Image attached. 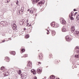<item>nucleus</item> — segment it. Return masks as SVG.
<instances>
[{
  "label": "nucleus",
  "mask_w": 79,
  "mask_h": 79,
  "mask_svg": "<svg viewBox=\"0 0 79 79\" xmlns=\"http://www.w3.org/2000/svg\"><path fill=\"white\" fill-rule=\"evenodd\" d=\"M0 69L1 70H2L4 72V76H9V74L8 72L6 71V69L4 68V67H1Z\"/></svg>",
  "instance_id": "obj_1"
},
{
  "label": "nucleus",
  "mask_w": 79,
  "mask_h": 79,
  "mask_svg": "<svg viewBox=\"0 0 79 79\" xmlns=\"http://www.w3.org/2000/svg\"><path fill=\"white\" fill-rule=\"evenodd\" d=\"M24 7H22L21 8V9L20 10H18L17 11V13H19V15H20V14H22L23 13V12L24 11Z\"/></svg>",
  "instance_id": "obj_2"
},
{
  "label": "nucleus",
  "mask_w": 79,
  "mask_h": 79,
  "mask_svg": "<svg viewBox=\"0 0 79 79\" xmlns=\"http://www.w3.org/2000/svg\"><path fill=\"white\" fill-rule=\"evenodd\" d=\"M27 66H28V68L29 69H31L32 68V63L31 62L29 61L28 63Z\"/></svg>",
  "instance_id": "obj_3"
},
{
  "label": "nucleus",
  "mask_w": 79,
  "mask_h": 79,
  "mask_svg": "<svg viewBox=\"0 0 79 79\" xmlns=\"http://www.w3.org/2000/svg\"><path fill=\"white\" fill-rule=\"evenodd\" d=\"M60 22L62 24H66V21L63 18H61L60 19Z\"/></svg>",
  "instance_id": "obj_4"
},
{
  "label": "nucleus",
  "mask_w": 79,
  "mask_h": 79,
  "mask_svg": "<svg viewBox=\"0 0 79 79\" xmlns=\"http://www.w3.org/2000/svg\"><path fill=\"white\" fill-rule=\"evenodd\" d=\"M74 35L75 36H79V31H76L74 33Z\"/></svg>",
  "instance_id": "obj_5"
},
{
  "label": "nucleus",
  "mask_w": 79,
  "mask_h": 79,
  "mask_svg": "<svg viewBox=\"0 0 79 79\" xmlns=\"http://www.w3.org/2000/svg\"><path fill=\"white\" fill-rule=\"evenodd\" d=\"M71 31L72 32H74V31H75V27L74 26H73L71 27Z\"/></svg>",
  "instance_id": "obj_6"
},
{
  "label": "nucleus",
  "mask_w": 79,
  "mask_h": 79,
  "mask_svg": "<svg viewBox=\"0 0 79 79\" xmlns=\"http://www.w3.org/2000/svg\"><path fill=\"white\" fill-rule=\"evenodd\" d=\"M62 32H66L67 31V30L66 29V28L64 26L62 28Z\"/></svg>",
  "instance_id": "obj_7"
},
{
  "label": "nucleus",
  "mask_w": 79,
  "mask_h": 79,
  "mask_svg": "<svg viewBox=\"0 0 79 79\" xmlns=\"http://www.w3.org/2000/svg\"><path fill=\"white\" fill-rule=\"evenodd\" d=\"M12 27L14 30H15V29H17V27L16 26V25L15 24H14L12 25Z\"/></svg>",
  "instance_id": "obj_8"
},
{
  "label": "nucleus",
  "mask_w": 79,
  "mask_h": 79,
  "mask_svg": "<svg viewBox=\"0 0 79 79\" xmlns=\"http://www.w3.org/2000/svg\"><path fill=\"white\" fill-rule=\"evenodd\" d=\"M19 23L20 25H23L25 23V22H24V20H22L20 21Z\"/></svg>",
  "instance_id": "obj_9"
},
{
  "label": "nucleus",
  "mask_w": 79,
  "mask_h": 79,
  "mask_svg": "<svg viewBox=\"0 0 79 79\" xmlns=\"http://www.w3.org/2000/svg\"><path fill=\"white\" fill-rule=\"evenodd\" d=\"M65 39L66 41H70L71 40V39L69 38V36H66L65 37Z\"/></svg>",
  "instance_id": "obj_10"
},
{
  "label": "nucleus",
  "mask_w": 79,
  "mask_h": 79,
  "mask_svg": "<svg viewBox=\"0 0 79 79\" xmlns=\"http://www.w3.org/2000/svg\"><path fill=\"white\" fill-rule=\"evenodd\" d=\"M39 0H32V2L33 4L36 3Z\"/></svg>",
  "instance_id": "obj_11"
},
{
  "label": "nucleus",
  "mask_w": 79,
  "mask_h": 79,
  "mask_svg": "<svg viewBox=\"0 0 79 79\" xmlns=\"http://www.w3.org/2000/svg\"><path fill=\"white\" fill-rule=\"evenodd\" d=\"M52 36H54V35H55V34H56L55 31H54V30H53L52 31Z\"/></svg>",
  "instance_id": "obj_12"
},
{
  "label": "nucleus",
  "mask_w": 79,
  "mask_h": 79,
  "mask_svg": "<svg viewBox=\"0 0 79 79\" xmlns=\"http://www.w3.org/2000/svg\"><path fill=\"white\" fill-rule=\"evenodd\" d=\"M37 73L38 74H40L42 73V69H38L37 70Z\"/></svg>",
  "instance_id": "obj_13"
},
{
  "label": "nucleus",
  "mask_w": 79,
  "mask_h": 79,
  "mask_svg": "<svg viewBox=\"0 0 79 79\" xmlns=\"http://www.w3.org/2000/svg\"><path fill=\"white\" fill-rule=\"evenodd\" d=\"M6 60L7 62H9L10 61V59L8 58V57H6Z\"/></svg>",
  "instance_id": "obj_14"
},
{
  "label": "nucleus",
  "mask_w": 79,
  "mask_h": 79,
  "mask_svg": "<svg viewBox=\"0 0 79 79\" xmlns=\"http://www.w3.org/2000/svg\"><path fill=\"white\" fill-rule=\"evenodd\" d=\"M55 78V76L54 75H52L50 77V79H54Z\"/></svg>",
  "instance_id": "obj_15"
},
{
  "label": "nucleus",
  "mask_w": 79,
  "mask_h": 79,
  "mask_svg": "<svg viewBox=\"0 0 79 79\" xmlns=\"http://www.w3.org/2000/svg\"><path fill=\"white\" fill-rule=\"evenodd\" d=\"M74 13V12L72 11L71 14L69 15V16H71V17H72L73 16V13Z\"/></svg>",
  "instance_id": "obj_16"
},
{
  "label": "nucleus",
  "mask_w": 79,
  "mask_h": 79,
  "mask_svg": "<svg viewBox=\"0 0 79 79\" xmlns=\"http://www.w3.org/2000/svg\"><path fill=\"white\" fill-rule=\"evenodd\" d=\"M53 23H54V24H52V25H51V26L53 27H56V25L55 24V23L54 22Z\"/></svg>",
  "instance_id": "obj_17"
},
{
  "label": "nucleus",
  "mask_w": 79,
  "mask_h": 79,
  "mask_svg": "<svg viewBox=\"0 0 79 79\" xmlns=\"http://www.w3.org/2000/svg\"><path fill=\"white\" fill-rule=\"evenodd\" d=\"M21 79H25V78H26V77H25L24 76V75H23L22 74L21 75Z\"/></svg>",
  "instance_id": "obj_18"
},
{
  "label": "nucleus",
  "mask_w": 79,
  "mask_h": 79,
  "mask_svg": "<svg viewBox=\"0 0 79 79\" xmlns=\"http://www.w3.org/2000/svg\"><path fill=\"white\" fill-rule=\"evenodd\" d=\"M44 1H41L39 2V4L40 5H42V4H44Z\"/></svg>",
  "instance_id": "obj_19"
},
{
  "label": "nucleus",
  "mask_w": 79,
  "mask_h": 79,
  "mask_svg": "<svg viewBox=\"0 0 79 79\" xmlns=\"http://www.w3.org/2000/svg\"><path fill=\"white\" fill-rule=\"evenodd\" d=\"M0 23L1 24H3V25H5V22L2 21L0 22Z\"/></svg>",
  "instance_id": "obj_20"
},
{
  "label": "nucleus",
  "mask_w": 79,
  "mask_h": 79,
  "mask_svg": "<svg viewBox=\"0 0 79 79\" xmlns=\"http://www.w3.org/2000/svg\"><path fill=\"white\" fill-rule=\"evenodd\" d=\"M21 70H19V72L18 73L20 75H21V74H21Z\"/></svg>",
  "instance_id": "obj_21"
},
{
  "label": "nucleus",
  "mask_w": 79,
  "mask_h": 79,
  "mask_svg": "<svg viewBox=\"0 0 79 79\" xmlns=\"http://www.w3.org/2000/svg\"><path fill=\"white\" fill-rule=\"evenodd\" d=\"M25 50L24 49H22L21 50V51L22 52V53H23V52H25Z\"/></svg>",
  "instance_id": "obj_22"
},
{
  "label": "nucleus",
  "mask_w": 79,
  "mask_h": 79,
  "mask_svg": "<svg viewBox=\"0 0 79 79\" xmlns=\"http://www.w3.org/2000/svg\"><path fill=\"white\" fill-rule=\"evenodd\" d=\"M39 58H42V54H40V55H39Z\"/></svg>",
  "instance_id": "obj_23"
},
{
  "label": "nucleus",
  "mask_w": 79,
  "mask_h": 79,
  "mask_svg": "<svg viewBox=\"0 0 79 79\" xmlns=\"http://www.w3.org/2000/svg\"><path fill=\"white\" fill-rule=\"evenodd\" d=\"M26 39H28L29 37V35H26Z\"/></svg>",
  "instance_id": "obj_24"
},
{
  "label": "nucleus",
  "mask_w": 79,
  "mask_h": 79,
  "mask_svg": "<svg viewBox=\"0 0 79 79\" xmlns=\"http://www.w3.org/2000/svg\"><path fill=\"white\" fill-rule=\"evenodd\" d=\"M11 53L12 54V55H15V52H11Z\"/></svg>",
  "instance_id": "obj_25"
},
{
  "label": "nucleus",
  "mask_w": 79,
  "mask_h": 79,
  "mask_svg": "<svg viewBox=\"0 0 79 79\" xmlns=\"http://www.w3.org/2000/svg\"><path fill=\"white\" fill-rule=\"evenodd\" d=\"M34 13V11H33L32 10H31L30 11V13H31V14H32Z\"/></svg>",
  "instance_id": "obj_26"
},
{
  "label": "nucleus",
  "mask_w": 79,
  "mask_h": 79,
  "mask_svg": "<svg viewBox=\"0 0 79 79\" xmlns=\"http://www.w3.org/2000/svg\"><path fill=\"white\" fill-rule=\"evenodd\" d=\"M27 26H30L31 27V24L29 25V23H27Z\"/></svg>",
  "instance_id": "obj_27"
},
{
  "label": "nucleus",
  "mask_w": 79,
  "mask_h": 79,
  "mask_svg": "<svg viewBox=\"0 0 79 79\" xmlns=\"http://www.w3.org/2000/svg\"><path fill=\"white\" fill-rule=\"evenodd\" d=\"M59 27V25L58 24L56 25V27Z\"/></svg>",
  "instance_id": "obj_28"
},
{
  "label": "nucleus",
  "mask_w": 79,
  "mask_h": 79,
  "mask_svg": "<svg viewBox=\"0 0 79 79\" xmlns=\"http://www.w3.org/2000/svg\"><path fill=\"white\" fill-rule=\"evenodd\" d=\"M16 3L17 5H18V3H19V1H16Z\"/></svg>",
  "instance_id": "obj_29"
},
{
  "label": "nucleus",
  "mask_w": 79,
  "mask_h": 79,
  "mask_svg": "<svg viewBox=\"0 0 79 79\" xmlns=\"http://www.w3.org/2000/svg\"><path fill=\"white\" fill-rule=\"evenodd\" d=\"M33 73L34 74H35L36 73V71H35V70H34V71Z\"/></svg>",
  "instance_id": "obj_30"
},
{
  "label": "nucleus",
  "mask_w": 79,
  "mask_h": 79,
  "mask_svg": "<svg viewBox=\"0 0 79 79\" xmlns=\"http://www.w3.org/2000/svg\"><path fill=\"white\" fill-rule=\"evenodd\" d=\"M75 57H76L77 58H78V57H79V55H76L75 56Z\"/></svg>",
  "instance_id": "obj_31"
},
{
  "label": "nucleus",
  "mask_w": 79,
  "mask_h": 79,
  "mask_svg": "<svg viewBox=\"0 0 79 79\" xmlns=\"http://www.w3.org/2000/svg\"><path fill=\"white\" fill-rule=\"evenodd\" d=\"M27 54H25L23 56V57H27Z\"/></svg>",
  "instance_id": "obj_32"
},
{
  "label": "nucleus",
  "mask_w": 79,
  "mask_h": 79,
  "mask_svg": "<svg viewBox=\"0 0 79 79\" xmlns=\"http://www.w3.org/2000/svg\"><path fill=\"white\" fill-rule=\"evenodd\" d=\"M77 19H79V15H78L77 16Z\"/></svg>",
  "instance_id": "obj_33"
},
{
  "label": "nucleus",
  "mask_w": 79,
  "mask_h": 79,
  "mask_svg": "<svg viewBox=\"0 0 79 79\" xmlns=\"http://www.w3.org/2000/svg\"><path fill=\"white\" fill-rule=\"evenodd\" d=\"M35 70H34V69H32V70H31V73H34V71Z\"/></svg>",
  "instance_id": "obj_34"
},
{
  "label": "nucleus",
  "mask_w": 79,
  "mask_h": 79,
  "mask_svg": "<svg viewBox=\"0 0 79 79\" xmlns=\"http://www.w3.org/2000/svg\"><path fill=\"white\" fill-rule=\"evenodd\" d=\"M70 19L71 20H73L74 19V18L73 17H72L70 18Z\"/></svg>",
  "instance_id": "obj_35"
},
{
  "label": "nucleus",
  "mask_w": 79,
  "mask_h": 79,
  "mask_svg": "<svg viewBox=\"0 0 79 79\" xmlns=\"http://www.w3.org/2000/svg\"><path fill=\"white\" fill-rule=\"evenodd\" d=\"M55 23L54 22H52L51 23V26H52L53 24H54V23Z\"/></svg>",
  "instance_id": "obj_36"
},
{
  "label": "nucleus",
  "mask_w": 79,
  "mask_h": 79,
  "mask_svg": "<svg viewBox=\"0 0 79 79\" xmlns=\"http://www.w3.org/2000/svg\"><path fill=\"white\" fill-rule=\"evenodd\" d=\"M79 47H77L75 48V49H79Z\"/></svg>",
  "instance_id": "obj_37"
},
{
  "label": "nucleus",
  "mask_w": 79,
  "mask_h": 79,
  "mask_svg": "<svg viewBox=\"0 0 79 79\" xmlns=\"http://www.w3.org/2000/svg\"><path fill=\"white\" fill-rule=\"evenodd\" d=\"M34 79H37V77H34Z\"/></svg>",
  "instance_id": "obj_38"
},
{
  "label": "nucleus",
  "mask_w": 79,
  "mask_h": 79,
  "mask_svg": "<svg viewBox=\"0 0 79 79\" xmlns=\"http://www.w3.org/2000/svg\"><path fill=\"white\" fill-rule=\"evenodd\" d=\"M48 32H49V31H48V30H47ZM48 32H47V34H49V33H48Z\"/></svg>",
  "instance_id": "obj_39"
},
{
  "label": "nucleus",
  "mask_w": 79,
  "mask_h": 79,
  "mask_svg": "<svg viewBox=\"0 0 79 79\" xmlns=\"http://www.w3.org/2000/svg\"><path fill=\"white\" fill-rule=\"evenodd\" d=\"M39 64H41V62H39L38 63Z\"/></svg>",
  "instance_id": "obj_40"
},
{
  "label": "nucleus",
  "mask_w": 79,
  "mask_h": 79,
  "mask_svg": "<svg viewBox=\"0 0 79 79\" xmlns=\"http://www.w3.org/2000/svg\"><path fill=\"white\" fill-rule=\"evenodd\" d=\"M7 1L8 2H10V0H7Z\"/></svg>",
  "instance_id": "obj_41"
},
{
  "label": "nucleus",
  "mask_w": 79,
  "mask_h": 79,
  "mask_svg": "<svg viewBox=\"0 0 79 79\" xmlns=\"http://www.w3.org/2000/svg\"><path fill=\"white\" fill-rule=\"evenodd\" d=\"M26 29L25 28H23V30H24V31H25Z\"/></svg>",
  "instance_id": "obj_42"
},
{
  "label": "nucleus",
  "mask_w": 79,
  "mask_h": 79,
  "mask_svg": "<svg viewBox=\"0 0 79 79\" xmlns=\"http://www.w3.org/2000/svg\"><path fill=\"white\" fill-rule=\"evenodd\" d=\"M73 11H76V9H74Z\"/></svg>",
  "instance_id": "obj_43"
},
{
  "label": "nucleus",
  "mask_w": 79,
  "mask_h": 79,
  "mask_svg": "<svg viewBox=\"0 0 79 79\" xmlns=\"http://www.w3.org/2000/svg\"><path fill=\"white\" fill-rule=\"evenodd\" d=\"M30 10L29 9H28L27 10L28 11H29V10Z\"/></svg>",
  "instance_id": "obj_44"
},
{
  "label": "nucleus",
  "mask_w": 79,
  "mask_h": 79,
  "mask_svg": "<svg viewBox=\"0 0 79 79\" xmlns=\"http://www.w3.org/2000/svg\"><path fill=\"white\" fill-rule=\"evenodd\" d=\"M17 6L18 7H19V5H18Z\"/></svg>",
  "instance_id": "obj_45"
},
{
  "label": "nucleus",
  "mask_w": 79,
  "mask_h": 79,
  "mask_svg": "<svg viewBox=\"0 0 79 79\" xmlns=\"http://www.w3.org/2000/svg\"><path fill=\"white\" fill-rule=\"evenodd\" d=\"M15 10H16V9H14V11H15Z\"/></svg>",
  "instance_id": "obj_46"
},
{
  "label": "nucleus",
  "mask_w": 79,
  "mask_h": 79,
  "mask_svg": "<svg viewBox=\"0 0 79 79\" xmlns=\"http://www.w3.org/2000/svg\"><path fill=\"white\" fill-rule=\"evenodd\" d=\"M37 16V14H35V16Z\"/></svg>",
  "instance_id": "obj_47"
},
{
  "label": "nucleus",
  "mask_w": 79,
  "mask_h": 79,
  "mask_svg": "<svg viewBox=\"0 0 79 79\" xmlns=\"http://www.w3.org/2000/svg\"><path fill=\"white\" fill-rule=\"evenodd\" d=\"M77 12H75V14H77Z\"/></svg>",
  "instance_id": "obj_48"
},
{
  "label": "nucleus",
  "mask_w": 79,
  "mask_h": 79,
  "mask_svg": "<svg viewBox=\"0 0 79 79\" xmlns=\"http://www.w3.org/2000/svg\"><path fill=\"white\" fill-rule=\"evenodd\" d=\"M27 22H28V20H27Z\"/></svg>",
  "instance_id": "obj_49"
},
{
  "label": "nucleus",
  "mask_w": 79,
  "mask_h": 79,
  "mask_svg": "<svg viewBox=\"0 0 79 79\" xmlns=\"http://www.w3.org/2000/svg\"><path fill=\"white\" fill-rule=\"evenodd\" d=\"M56 79H60V78H56Z\"/></svg>",
  "instance_id": "obj_50"
},
{
  "label": "nucleus",
  "mask_w": 79,
  "mask_h": 79,
  "mask_svg": "<svg viewBox=\"0 0 79 79\" xmlns=\"http://www.w3.org/2000/svg\"><path fill=\"white\" fill-rule=\"evenodd\" d=\"M4 42V40H3L2 41V42Z\"/></svg>",
  "instance_id": "obj_51"
},
{
  "label": "nucleus",
  "mask_w": 79,
  "mask_h": 79,
  "mask_svg": "<svg viewBox=\"0 0 79 79\" xmlns=\"http://www.w3.org/2000/svg\"><path fill=\"white\" fill-rule=\"evenodd\" d=\"M0 74H2V73H1V72H0Z\"/></svg>",
  "instance_id": "obj_52"
},
{
  "label": "nucleus",
  "mask_w": 79,
  "mask_h": 79,
  "mask_svg": "<svg viewBox=\"0 0 79 79\" xmlns=\"http://www.w3.org/2000/svg\"><path fill=\"white\" fill-rule=\"evenodd\" d=\"M76 15V14H75V15Z\"/></svg>",
  "instance_id": "obj_53"
}]
</instances>
